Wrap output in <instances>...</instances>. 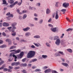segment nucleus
I'll return each instance as SVG.
<instances>
[{
    "label": "nucleus",
    "instance_id": "473e14b6",
    "mask_svg": "<svg viewBox=\"0 0 73 73\" xmlns=\"http://www.w3.org/2000/svg\"><path fill=\"white\" fill-rule=\"evenodd\" d=\"M27 15L26 14H24V15H23V19H25V18H26L27 17Z\"/></svg>",
    "mask_w": 73,
    "mask_h": 73
},
{
    "label": "nucleus",
    "instance_id": "a18cd8bd",
    "mask_svg": "<svg viewBox=\"0 0 73 73\" xmlns=\"http://www.w3.org/2000/svg\"><path fill=\"white\" fill-rule=\"evenodd\" d=\"M66 19L67 20V21H68L69 22H70V19L68 17L66 18Z\"/></svg>",
    "mask_w": 73,
    "mask_h": 73
},
{
    "label": "nucleus",
    "instance_id": "6e6552de",
    "mask_svg": "<svg viewBox=\"0 0 73 73\" xmlns=\"http://www.w3.org/2000/svg\"><path fill=\"white\" fill-rule=\"evenodd\" d=\"M29 29H30V28L28 27H27L26 28L23 29V31H24L25 32H27V31H28V30H29Z\"/></svg>",
    "mask_w": 73,
    "mask_h": 73
},
{
    "label": "nucleus",
    "instance_id": "f704fd0d",
    "mask_svg": "<svg viewBox=\"0 0 73 73\" xmlns=\"http://www.w3.org/2000/svg\"><path fill=\"white\" fill-rule=\"evenodd\" d=\"M46 46H48V47H50V44H49V43L48 42L46 43Z\"/></svg>",
    "mask_w": 73,
    "mask_h": 73
},
{
    "label": "nucleus",
    "instance_id": "6ab92c4d",
    "mask_svg": "<svg viewBox=\"0 0 73 73\" xmlns=\"http://www.w3.org/2000/svg\"><path fill=\"white\" fill-rule=\"evenodd\" d=\"M13 28L12 29V32L13 33L14 32H15V29H16V27H15V26H13Z\"/></svg>",
    "mask_w": 73,
    "mask_h": 73
},
{
    "label": "nucleus",
    "instance_id": "4be33fe9",
    "mask_svg": "<svg viewBox=\"0 0 73 73\" xmlns=\"http://www.w3.org/2000/svg\"><path fill=\"white\" fill-rule=\"evenodd\" d=\"M34 44H35V46H37V47L39 46H41V45H40V44L39 43H38V44L34 43Z\"/></svg>",
    "mask_w": 73,
    "mask_h": 73
},
{
    "label": "nucleus",
    "instance_id": "79ce46f5",
    "mask_svg": "<svg viewBox=\"0 0 73 73\" xmlns=\"http://www.w3.org/2000/svg\"><path fill=\"white\" fill-rule=\"evenodd\" d=\"M2 35L4 36H6V34L4 32H3L2 33Z\"/></svg>",
    "mask_w": 73,
    "mask_h": 73
},
{
    "label": "nucleus",
    "instance_id": "58836bf2",
    "mask_svg": "<svg viewBox=\"0 0 73 73\" xmlns=\"http://www.w3.org/2000/svg\"><path fill=\"white\" fill-rule=\"evenodd\" d=\"M55 56H61V55L58 53H56L55 54Z\"/></svg>",
    "mask_w": 73,
    "mask_h": 73
},
{
    "label": "nucleus",
    "instance_id": "ddd939ff",
    "mask_svg": "<svg viewBox=\"0 0 73 73\" xmlns=\"http://www.w3.org/2000/svg\"><path fill=\"white\" fill-rule=\"evenodd\" d=\"M51 30L53 32H56V27L51 28Z\"/></svg>",
    "mask_w": 73,
    "mask_h": 73
},
{
    "label": "nucleus",
    "instance_id": "a878e982",
    "mask_svg": "<svg viewBox=\"0 0 73 73\" xmlns=\"http://www.w3.org/2000/svg\"><path fill=\"white\" fill-rule=\"evenodd\" d=\"M16 48V46H12L10 48V49H15Z\"/></svg>",
    "mask_w": 73,
    "mask_h": 73
},
{
    "label": "nucleus",
    "instance_id": "4c0bfd02",
    "mask_svg": "<svg viewBox=\"0 0 73 73\" xmlns=\"http://www.w3.org/2000/svg\"><path fill=\"white\" fill-rule=\"evenodd\" d=\"M35 72H40L41 71V70L40 69H37L35 70Z\"/></svg>",
    "mask_w": 73,
    "mask_h": 73
},
{
    "label": "nucleus",
    "instance_id": "ea45409f",
    "mask_svg": "<svg viewBox=\"0 0 73 73\" xmlns=\"http://www.w3.org/2000/svg\"><path fill=\"white\" fill-rule=\"evenodd\" d=\"M11 66H14V65H16V63L15 62H13L11 64Z\"/></svg>",
    "mask_w": 73,
    "mask_h": 73
},
{
    "label": "nucleus",
    "instance_id": "cd10ccee",
    "mask_svg": "<svg viewBox=\"0 0 73 73\" xmlns=\"http://www.w3.org/2000/svg\"><path fill=\"white\" fill-rule=\"evenodd\" d=\"M58 38V36H55L54 37V40H55L57 39V38Z\"/></svg>",
    "mask_w": 73,
    "mask_h": 73
},
{
    "label": "nucleus",
    "instance_id": "13d9d810",
    "mask_svg": "<svg viewBox=\"0 0 73 73\" xmlns=\"http://www.w3.org/2000/svg\"><path fill=\"white\" fill-rule=\"evenodd\" d=\"M21 4H22V2H19L18 3V5L19 6H20L21 5Z\"/></svg>",
    "mask_w": 73,
    "mask_h": 73
},
{
    "label": "nucleus",
    "instance_id": "2f4dec72",
    "mask_svg": "<svg viewBox=\"0 0 73 73\" xmlns=\"http://www.w3.org/2000/svg\"><path fill=\"white\" fill-rule=\"evenodd\" d=\"M26 60H27V58H25L22 60V61L23 62H25L26 61Z\"/></svg>",
    "mask_w": 73,
    "mask_h": 73
},
{
    "label": "nucleus",
    "instance_id": "3c124183",
    "mask_svg": "<svg viewBox=\"0 0 73 73\" xmlns=\"http://www.w3.org/2000/svg\"><path fill=\"white\" fill-rule=\"evenodd\" d=\"M19 68H20L19 67H16L15 68V69L17 70V69H19Z\"/></svg>",
    "mask_w": 73,
    "mask_h": 73
},
{
    "label": "nucleus",
    "instance_id": "c85d7f7f",
    "mask_svg": "<svg viewBox=\"0 0 73 73\" xmlns=\"http://www.w3.org/2000/svg\"><path fill=\"white\" fill-rule=\"evenodd\" d=\"M73 30V29H68L66 30L67 32H68V31H72Z\"/></svg>",
    "mask_w": 73,
    "mask_h": 73
},
{
    "label": "nucleus",
    "instance_id": "338daca9",
    "mask_svg": "<svg viewBox=\"0 0 73 73\" xmlns=\"http://www.w3.org/2000/svg\"><path fill=\"white\" fill-rule=\"evenodd\" d=\"M8 72H11L12 70L11 69H9L8 70Z\"/></svg>",
    "mask_w": 73,
    "mask_h": 73
},
{
    "label": "nucleus",
    "instance_id": "680f3d73",
    "mask_svg": "<svg viewBox=\"0 0 73 73\" xmlns=\"http://www.w3.org/2000/svg\"><path fill=\"white\" fill-rule=\"evenodd\" d=\"M64 40H61V44H64Z\"/></svg>",
    "mask_w": 73,
    "mask_h": 73
},
{
    "label": "nucleus",
    "instance_id": "39448f33",
    "mask_svg": "<svg viewBox=\"0 0 73 73\" xmlns=\"http://www.w3.org/2000/svg\"><path fill=\"white\" fill-rule=\"evenodd\" d=\"M18 3V1H16L15 2H14L12 4H11L10 5V7L11 8H12V7H13L15 5H16V4H17Z\"/></svg>",
    "mask_w": 73,
    "mask_h": 73
},
{
    "label": "nucleus",
    "instance_id": "bf43d9fd",
    "mask_svg": "<svg viewBox=\"0 0 73 73\" xmlns=\"http://www.w3.org/2000/svg\"><path fill=\"white\" fill-rule=\"evenodd\" d=\"M27 12L26 11L23 10L22 11V13H26Z\"/></svg>",
    "mask_w": 73,
    "mask_h": 73
},
{
    "label": "nucleus",
    "instance_id": "864d4df0",
    "mask_svg": "<svg viewBox=\"0 0 73 73\" xmlns=\"http://www.w3.org/2000/svg\"><path fill=\"white\" fill-rule=\"evenodd\" d=\"M58 2H56V3L55 6L56 7H58Z\"/></svg>",
    "mask_w": 73,
    "mask_h": 73
},
{
    "label": "nucleus",
    "instance_id": "1a4fd4ad",
    "mask_svg": "<svg viewBox=\"0 0 73 73\" xmlns=\"http://www.w3.org/2000/svg\"><path fill=\"white\" fill-rule=\"evenodd\" d=\"M50 13V10L49 9H47L46 10V14H49Z\"/></svg>",
    "mask_w": 73,
    "mask_h": 73
},
{
    "label": "nucleus",
    "instance_id": "e2e57ef3",
    "mask_svg": "<svg viewBox=\"0 0 73 73\" xmlns=\"http://www.w3.org/2000/svg\"><path fill=\"white\" fill-rule=\"evenodd\" d=\"M3 42L2 41V40H0V44H3Z\"/></svg>",
    "mask_w": 73,
    "mask_h": 73
},
{
    "label": "nucleus",
    "instance_id": "69168bd1",
    "mask_svg": "<svg viewBox=\"0 0 73 73\" xmlns=\"http://www.w3.org/2000/svg\"><path fill=\"white\" fill-rule=\"evenodd\" d=\"M51 20H52V19L51 18L48 21V23H49V22H50V21H51Z\"/></svg>",
    "mask_w": 73,
    "mask_h": 73
},
{
    "label": "nucleus",
    "instance_id": "20e7f679",
    "mask_svg": "<svg viewBox=\"0 0 73 73\" xmlns=\"http://www.w3.org/2000/svg\"><path fill=\"white\" fill-rule=\"evenodd\" d=\"M60 42L61 40H60V39H58L56 40L55 44L57 45L58 46V45H60Z\"/></svg>",
    "mask_w": 73,
    "mask_h": 73
},
{
    "label": "nucleus",
    "instance_id": "c756f323",
    "mask_svg": "<svg viewBox=\"0 0 73 73\" xmlns=\"http://www.w3.org/2000/svg\"><path fill=\"white\" fill-rule=\"evenodd\" d=\"M40 37V36L38 35L36 36H34V38H39Z\"/></svg>",
    "mask_w": 73,
    "mask_h": 73
},
{
    "label": "nucleus",
    "instance_id": "f03ea898",
    "mask_svg": "<svg viewBox=\"0 0 73 73\" xmlns=\"http://www.w3.org/2000/svg\"><path fill=\"white\" fill-rule=\"evenodd\" d=\"M55 19L57 20L58 19V11H56V13H54L53 14V17H54L55 16Z\"/></svg>",
    "mask_w": 73,
    "mask_h": 73
},
{
    "label": "nucleus",
    "instance_id": "2eb2a0df",
    "mask_svg": "<svg viewBox=\"0 0 73 73\" xmlns=\"http://www.w3.org/2000/svg\"><path fill=\"white\" fill-rule=\"evenodd\" d=\"M3 3L2 4H5V5H8V3H7V1L5 0H3Z\"/></svg>",
    "mask_w": 73,
    "mask_h": 73
},
{
    "label": "nucleus",
    "instance_id": "4d7b16f0",
    "mask_svg": "<svg viewBox=\"0 0 73 73\" xmlns=\"http://www.w3.org/2000/svg\"><path fill=\"white\" fill-rule=\"evenodd\" d=\"M48 25L50 27H53V26L50 24H49Z\"/></svg>",
    "mask_w": 73,
    "mask_h": 73
},
{
    "label": "nucleus",
    "instance_id": "dca6fc26",
    "mask_svg": "<svg viewBox=\"0 0 73 73\" xmlns=\"http://www.w3.org/2000/svg\"><path fill=\"white\" fill-rule=\"evenodd\" d=\"M8 2L10 4H12L14 3V1L13 0H8Z\"/></svg>",
    "mask_w": 73,
    "mask_h": 73
},
{
    "label": "nucleus",
    "instance_id": "de8ad7c7",
    "mask_svg": "<svg viewBox=\"0 0 73 73\" xmlns=\"http://www.w3.org/2000/svg\"><path fill=\"white\" fill-rule=\"evenodd\" d=\"M3 70H4V71H5V72H7V71H8V69L6 68H5L3 69Z\"/></svg>",
    "mask_w": 73,
    "mask_h": 73
},
{
    "label": "nucleus",
    "instance_id": "09e8293b",
    "mask_svg": "<svg viewBox=\"0 0 73 73\" xmlns=\"http://www.w3.org/2000/svg\"><path fill=\"white\" fill-rule=\"evenodd\" d=\"M4 62V61L3 60L1 61V62L0 63V65H1L2 64H3Z\"/></svg>",
    "mask_w": 73,
    "mask_h": 73
},
{
    "label": "nucleus",
    "instance_id": "6e6d98bb",
    "mask_svg": "<svg viewBox=\"0 0 73 73\" xmlns=\"http://www.w3.org/2000/svg\"><path fill=\"white\" fill-rule=\"evenodd\" d=\"M48 67H47L46 66H44L43 68V70H45V69H46Z\"/></svg>",
    "mask_w": 73,
    "mask_h": 73
},
{
    "label": "nucleus",
    "instance_id": "774afa93",
    "mask_svg": "<svg viewBox=\"0 0 73 73\" xmlns=\"http://www.w3.org/2000/svg\"><path fill=\"white\" fill-rule=\"evenodd\" d=\"M16 40H18V41H19V38L17 37L16 38Z\"/></svg>",
    "mask_w": 73,
    "mask_h": 73
},
{
    "label": "nucleus",
    "instance_id": "37998d69",
    "mask_svg": "<svg viewBox=\"0 0 73 73\" xmlns=\"http://www.w3.org/2000/svg\"><path fill=\"white\" fill-rule=\"evenodd\" d=\"M16 33H15L11 34V35L13 36H16Z\"/></svg>",
    "mask_w": 73,
    "mask_h": 73
},
{
    "label": "nucleus",
    "instance_id": "9d476101",
    "mask_svg": "<svg viewBox=\"0 0 73 73\" xmlns=\"http://www.w3.org/2000/svg\"><path fill=\"white\" fill-rule=\"evenodd\" d=\"M30 35H31V33L29 32L26 33L25 34V36L26 37H28V36H30Z\"/></svg>",
    "mask_w": 73,
    "mask_h": 73
},
{
    "label": "nucleus",
    "instance_id": "0e129e2a",
    "mask_svg": "<svg viewBox=\"0 0 73 73\" xmlns=\"http://www.w3.org/2000/svg\"><path fill=\"white\" fill-rule=\"evenodd\" d=\"M4 66H2V67L0 68V70L3 69H4Z\"/></svg>",
    "mask_w": 73,
    "mask_h": 73
},
{
    "label": "nucleus",
    "instance_id": "5fc2aeb1",
    "mask_svg": "<svg viewBox=\"0 0 73 73\" xmlns=\"http://www.w3.org/2000/svg\"><path fill=\"white\" fill-rule=\"evenodd\" d=\"M10 12H9L6 14V16H9L10 15Z\"/></svg>",
    "mask_w": 73,
    "mask_h": 73
},
{
    "label": "nucleus",
    "instance_id": "b1692460",
    "mask_svg": "<svg viewBox=\"0 0 73 73\" xmlns=\"http://www.w3.org/2000/svg\"><path fill=\"white\" fill-rule=\"evenodd\" d=\"M58 53H60V54H62L63 56L64 55V52H63L59 51L58 52Z\"/></svg>",
    "mask_w": 73,
    "mask_h": 73
},
{
    "label": "nucleus",
    "instance_id": "5701e85b",
    "mask_svg": "<svg viewBox=\"0 0 73 73\" xmlns=\"http://www.w3.org/2000/svg\"><path fill=\"white\" fill-rule=\"evenodd\" d=\"M17 56L18 58H21L23 57V56L20 54H19V55H17Z\"/></svg>",
    "mask_w": 73,
    "mask_h": 73
},
{
    "label": "nucleus",
    "instance_id": "c03bdc74",
    "mask_svg": "<svg viewBox=\"0 0 73 73\" xmlns=\"http://www.w3.org/2000/svg\"><path fill=\"white\" fill-rule=\"evenodd\" d=\"M9 69H13V67H12V66H9Z\"/></svg>",
    "mask_w": 73,
    "mask_h": 73
},
{
    "label": "nucleus",
    "instance_id": "bb28decb",
    "mask_svg": "<svg viewBox=\"0 0 73 73\" xmlns=\"http://www.w3.org/2000/svg\"><path fill=\"white\" fill-rule=\"evenodd\" d=\"M42 57L43 58H46L48 57V56H47L46 55H42Z\"/></svg>",
    "mask_w": 73,
    "mask_h": 73
},
{
    "label": "nucleus",
    "instance_id": "e433bc0d",
    "mask_svg": "<svg viewBox=\"0 0 73 73\" xmlns=\"http://www.w3.org/2000/svg\"><path fill=\"white\" fill-rule=\"evenodd\" d=\"M37 61L36 59H34L32 60L31 62H35V61Z\"/></svg>",
    "mask_w": 73,
    "mask_h": 73
},
{
    "label": "nucleus",
    "instance_id": "8fccbe9b",
    "mask_svg": "<svg viewBox=\"0 0 73 73\" xmlns=\"http://www.w3.org/2000/svg\"><path fill=\"white\" fill-rule=\"evenodd\" d=\"M8 17H13V14H10V15L9 16H8Z\"/></svg>",
    "mask_w": 73,
    "mask_h": 73
},
{
    "label": "nucleus",
    "instance_id": "393cba45",
    "mask_svg": "<svg viewBox=\"0 0 73 73\" xmlns=\"http://www.w3.org/2000/svg\"><path fill=\"white\" fill-rule=\"evenodd\" d=\"M16 25H17V23H14L12 24V27H13L16 26Z\"/></svg>",
    "mask_w": 73,
    "mask_h": 73
},
{
    "label": "nucleus",
    "instance_id": "a19ab883",
    "mask_svg": "<svg viewBox=\"0 0 73 73\" xmlns=\"http://www.w3.org/2000/svg\"><path fill=\"white\" fill-rule=\"evenodd\" d=\"M62 12H66V9H62L61 10Z\"/></svg>",
    "mask_w": 73,
    "mask_h": 73
},
{
    "label": "nucleus",
    "instance_id": "412c9836",
    "mask_svg": "<svg viewBox=\"0 0 73 73\" xmlns=\"http://www.w3.org/2000/svg\"><path fill=\"white\" fill-rule=\"evenodd\" d=\"M13 57H14V58H15V60H14L15 61H17V60H16V59H17V56H16L14 54L13 55Z\"/></svg>",
    "mask_w": 73,
    "mask_h": 73
},
{
    "label": "nucleus",
    "instance_id": "a211bd4d",
    "mask_svg": "<svg viewBox=\"0 0 73 73\" xmlns=\"http://www.w3.org/2000/svg\"><path fill=\"white\" fill-rule=\"evenodd\" d=\"M67 51L68 52H70V53H72L73 52V51H72V50L71 49L68 48L67 49Z\"/></svg>",
    "mask_w": 73,
    "mask_h": 73
},
{
    "label": "nucleus",
    "instance_id": "4468645a",
    "mask_svg": "<svg viewBox=\"0 0 73 73\" xmlns=\"http://www.w3.org/2000/svg\"><path fill=\"white\" fill-rule=\"evenodd\" d=\"M20 66H23V67L27 66V64L26 63L22 64H21Z\"/></svg>",
    "mask_w": 73,
    "mask_h": 73
},
{
    "label": "nucleus",
    "instance_id": "7c9ffc66",
    "mask_svg": "<svg viewBox=\"0 0 73 73\" xmlns=\"http://www.w3.org/2000/svg\"><path fill=\"white\" fill-rule=\"evenodd\" d=\"M17 13H18L20 15V14H22V13L21 12H20V10L18 9L17 10Z\"/></svg>",
    "mask_w": 73,
    "mask_h": 73
},
{
    "label": "nucleus",
    "instance_id": "0eeeda50",
    "mask_svg": "<svg viewBox=\"0 0 73 73\" xmlns=\"http://www.w3.org/2000/svg\"><path fill=\"white\" fill-rule=\"evenodd\" d=\"M3 25L4 27H8V26L9 25V24L5 22L3 23Z\"/></svg>",
    "mask_w": 73,
    "mask_h": 73
},
{
    "label": "nucleus",
    "instance_id": "052dcab7",
    "mask_svg": "<svg viewBox=\"0 0 73 73\" xmlns=\"http://www.w3.org/2000/svg\"><path fill=\"white\" fill-rule=\"evenodd\" d=\"M31 47L32 48H33V49H35V46L34 45H32Z\"/></svg>",
    "mask_w": 73,
    "mask_h": 73
},
{
    "label": "nucleus",
    "instance_id": "c9c22d12",
    "mask_svg": "<svg viewBox=\"0 0 73 73\" xmlns=\"http://www.w3.org/2000/svg\"><path fill=\"white\" fill-rule=\"evenodd\" d=\"M24 52H21L20 53V54L23 57V56H24Z\"/></svg>",
    "mask_w": 73,
    "mask_h": 73
},
{
    "label": "nucleus",
    "instance_id": "f3484780",
    "mask_svg": "<svg viewBox=\"0 0 73 73\" xmlns=\"http://www.w3.org/2000/svg\"><path fill=\"white\" fill-rule=\"evenodd\" d=\"M21 52V50H20L18 49L17 50H15V54H16V53H20Z\"/></svg>",
    "mask_w": 73,
    "mask_h": 73
},
{
    "label": "nucleus",
    "instance_id": "72a5a7b5",
    "mask_svg": "<svg viewBox=\"0 0 73 73\" xmlns=\"http://www.w3.org/2000/svg\"><path fill=\"white\" fill-rule=\"evenodd\" d=\"M20 63L19 62H15V66H17L19 65H20Z\"/></svg>",
    "mask_w": 73,
    "mask_h": 73
},
{
    "label": "nucleus",
    "instance_id": "603ef678",
    "mask_svg": "<svg viewBox=\"0 0 73 73\" xmlns=\"http://www.w3.org/2000/svg\"><path fill=\"white\" fill-rule=\"evenodd\" d=\"M42 21H43L42 19H41L39 22L40 24H42Z\"/></svg>",
    "mask_w": 73,
    "mask_h": 73
},
{
    "label": "nucleus",
    "instance_id": "7ed1b4c3",
    "mask_svg": "<svg viewBox=\"0 0 73 73\" xmlns=\"http://www.w3.org/2000/svg\"><path fill=\"white\" fill-rule=\"evenodd\" d=\"M69 4L68 3H66V2L63 3L62 5V6L66 8H68V7H69Z\"/></svg>",
    "mask_w": 73,
    "mask_h": 73
},
{
    "label": "nucleus",
    "instance_id": "9b49d317",
    "mask_svg": "<svg viewBox=\"0 0 73 73\" xmlns=\"http://www.w3.org/2000/svg\"><path fill=\"white\" fill-rule=\"evenodd\" d=\"M51 72V70H50V69H47L45 70L44 71V73H50V72Z\"/></svg>",
    "mask_w": 73,
    "mask_h": 73
},
{
    "label": "nucleus",
    "instance_id": "423d86ee",
    "mask_svg": "<svg viewBox=\"0 0 73 73\" xmlns=\"http://www.w3.org/2000/svg\"><path fill=\"white\" fill-rule=\"evenodd\" d=\"M6 42H8L9 43V45H11L12 44V42H11V40L9 39H7L6 40Z\"/></svg>",
    "mask_w": 73,
    "mask_h": 73
},
{
    "label": "nucleus",
    "instance_id": "f257e3e1",
    "mask_svg": "<svg viewBox=\"0 0 73 73\" xmlns=\"http://www.w3.org/2000/svg\"><path fill=\"white\" fill-rule=\"evenodd\" d=\"M35 52L33 51H30L27 54V57L28 58H32L35 55Z\"/></svg>",
    "mask_w": 73,
    "mask_h": 73
},
{
    "label": "nucleus",
    "instance_id": "49530a36",
    "mask_svg": "<svg viewBox=\"0 0 73 73\" xmlns=\"http://www.w3.org/2000/svg\"><path fill=\"white\" fill-rule=\"evenodd\" d=\"M11 28H12V27H8L7 28V29H9V30L10 31V32H11V31L10 30H11Z\"/></svg>",
    "mask_w": 73,
    "mask_h": 73
},
{
    "label": "nucleus",
    "instance_id": "f8f14e48",
    "mask_svg": "<svg viewBox=\"0 0 73 73\" xmlns=\"http://www.w3.org/2000/svg\"><path fill=\"white\" fill-rule=\"evenodd\" d=\"M62 65H64V66H66V67L67 66H69V65H68V64L66 63H62Z\"/></svg>",
    "mask_w": 73,
    "mask_h": 73
},
{
    "label": "nucleus",
    "instance_id": "aec40b11",
    "mask_svg": "<svg viewBox=\"0 0 73 73\" xmlns=\"http://www.w3.org/2000/svg\"><path fill=\"white\" fill-rule=\"evenodd\" d=\"M6 45L5 44L1 46H0V48H6Z\"/></svg>",
    "mask_w": 73,
    "mask_h": 73
}]
</instances>
